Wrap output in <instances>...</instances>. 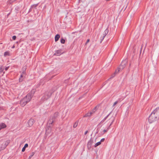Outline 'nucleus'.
Returning <instances> with one entry per match:
<instances>
[{
  "label": "nucleus",
  "instance_id": "1",
  "mask_svg": "<svg viewBox=\"0 0 159 159\" xmlns=\"http://www.w3.org/2000/svg\"><path fill=\"white\" fill-rule=\"evenodd\" d=\"M159 118V107L155 109L149 117L148 121L150 123H152L157 121Z\"/></svg>",
  "mask_w": 159,
  "mask_h": 159
},
{
  "label": "nucleus",
  "instance_id": "2",
  "mask_svg": "<svg viewBox=\"0 0 159 159\" xmlns=\"http://www.w3.org/2000/svg\"><path fill=\"white\" fill-rule=\"evenodd\" d=\"M35 92L34 90L31 91L27 95L23 98L20 101V105L22 107L24 106L29 102L31 99L32 97L34 95Z\"/></svg>",
  "mask_w": 159,
  "mask_h": 159
},
{
  "label": "nucleus",
  "instance_id": "3",
  "mask_svg": "<svg viewBox=\"0 0 159 159\" xmlns=\"http://www.w3.org/2000/svg\"><path fill=\"white\" fill-rule=\"evenodd\" d=\"M34 122V120L33 119H30L27 122L28 126L31 127L33 125Z\"/></svg>",
  "mask_w": 159,
  "mask_h": 159
},
{
  "label": "nucleus",
  "instance_id": "4",
  "mask_svg": "<svg viewBox=\"0 0 159 159\" xmlns=\"http://www.w3.org/2000/svg\"><path fill=\"white\" fill-rule=\"evenodd\" d=\"M62 51L61 50H58L55 52L54 54L56 55L59 56L62 53Z\"/></svg>",
  "mask_w": 159,
  "mask_h": 159
},
{
  "label": "nucleus",
  "instance_id": "5",
  "mask_svg": "<svg viewBox=\"0 0 159 159\" xmlns=\"http://www.w3.org/2000/svg\"><path fill=\"white\" fill-rule=\"evenodd\" d=\"M6 125L3 123H2L0 124V130L1 129L5 128L6 127Z\"/></svg>",
  "mask_w": 159,
  "mask_h": 159
},
{
  "label": "nucleus",
  "instance_id": "6",
  "mask_svg": "<svg viewBox=\"0 0 159 159\" xmlns=\"http://www.w3.org/2000/svg\"><path fill=\"white\" fill-rule=\"evenodd\" d=\"M92 144V140H90L89 141L87 144V147L89 148H91V146Z\"/></svg>",
  "mask_w": 159,
  "mask_h": 159
},
{
  "label": "nucleus",
  "instance_id": "7",
  "mask_svg": "<svg viewBox=\"0 0 159 159\" xmlns=\"http://www.w3.org/2000/svg\"><path fill=\"white\" fill-rule=\"evenodd\" d=\"M10 55V52L9 51L5 52L4 54V56L5 57L7 56H9Z\"/></svg>",
  "mask_w": 159,
  "mask_h": 159
},
{
  "label": "nucleus",
  "instance_id": "8",
  "mask_svg": "<svg viewBox=\"0 0 159 159\" xmlns=\"http://www.w3.org/2000/svg\"><path fill=\"white\" fill-rule=\"evenodd\" d=\"M60 37V36L59 34H57L55 36V42L57 41L58 40Z\"/></svg>",
  "mask_w": 159,
  "mask_h": 159
},
{
  "label": "nucleus",
  "instance_id": "9",
  "mask_svg": "<svg viewBox=\"0 0 159 159\" xmlns=\"http://www.w3.org/2000/svg\"><path fill=\"white\" fill-rule=\"evenodd\" d=\"M28 145L27 143L25 144V145L24 147L22 148V152H24L26 148L28 147Z\"/></svg>",
  "mask_w": 159,
  "mask_h": 159
},
{
  "label": "nucleus",
  "instance_id": "10",
  "mask_svg": "<svg viewBox=\"0 0 159 159\" xmlns=\"http://www.w3.org/2000/svg\"><path fill=\"white\" fill-rule=\"evenodd\" d=\"M109 129L108 128H107L106 129H105L103 130L101 132L102 134H104L105 133H106L107 132L108 130Z\"/></svg>",
  "mask_w": 159,
  "mask_h": 159
},
{
  "label": "nucleus",
  "instance_id": "11",
  "mask_svg": "<svg viewBox=\"0 0 159 159\" xmlns=\"http://www.w3.org/2000/svg\"><path fill=\"white\" fill-rule=\"evenodd\" d=\"M101 144V142H98L97 143H95V144L94 145V147H96L97 146H98V145H100Z\"/></svg>",
  "mask_w": 159,
  "mask_h": 159
},
{
  "label": "nucleus",
  "instance_id": "12",
  "mask_svg": "<svg viewBox=\"0 0 159 159\" xmlns=\"http://www.w3.org/2000/svg\"><path fill=\"white\" fill-rule=\"evenodd\" d=\"M109 115H108L103 120H102V121H101V122L100 123V124H102V123L106 120L107 118V117Z\"/></svg>",
  "mask_w": 159,
  "mask_h": 159
},
{
  "label": "nucleus",
  "instance_id": "13",
  "mask_svg": "<svg viewBox=\"0 0 159 159\" xmlns=\"http://www.w3.org/2000/svg\"><path fill=\"white\" fill-rule=\"evenodd\" d=\"M16 0H8L7 2L9 4H11Z\"/></svg>",
  "mask_w": 159,
  "mask_h": 159
},
{
  "label": "nucleus",
  "instance_id": "14",
  "mask_svg": "<svg viewBox=\"0 0 159 159\" xmlns=\"http://www.w3.org/2000/svg\"><path fill=\"white\" fill-rule=\"evenodd\" d=\"M34 152H32L30 156L28 158V159H30L31 158L34 156Z\"/></svg>",
  "mask_w": 159,
  "mask_h": 159
},
{
  "label": "nucleus",
  "instance_id": "15",
  "mask_svg": "<svg viewBox=\"0 0 159 159\" xmlns=\"http://www.w3.org/2000/svg\"><path fill=\"white\" fill-rule=\"evenodd\" d=\"M61 43L64 44L65 43V40L63 39H61Z\"/></svg>",
  "mask_w": 159,
  "mask_h": 159
},
{
  "label": "nucleus",
  "instance_id": "16",
  "mask_svg": "<svg viewBox=\"0 0 159 159\" xmlns=\"http://www.w3.org/2000/svg\"><path fill=\"white\" fill-rule=\"evenodd\" d=\"M4 70V67L2 66H1L0 69V73H1L3 72Z\"/></svg>",
  "mask_w": 159,
  "mask_h": 159
},
{
  "label": "nucleus",
  "instance_id": "17",
  "mask_svg": "<svg viewBox=\"0 0 159 159\" xmlns=\"http://www.w3.org/2000/svg\"><path fill=\"white\" fill-rule=\"evenodd\" d=\"M91 114H92L91 112H90L89 113H88L85 116L86 117V116H90L91 115Z\"/></svg>",
  "mask_w": 159,
  "mask_h": 159
},
{
  "label": "nucleus",
  "instance_id": "18",
  "mask_svg": "<svg viewBox=\"0 0 159 159\" xmlns=\"http://www.w3.org/2000/svg\"><path fill=\"white\" fill-rule=\"evenodd\" d=\"M121 66H120V68H118L117 69V70H116L115 71V72L116 73H118L120 71V70L121 69Z\"/></svg>",
  "mask_w": 159,
  "mask_h": 159
},
{
  "label": "nucleus",
  "instance_id": "19",
  "mask_svg": "<svg viewBox=\"0 0 159 159\" xmlns=\"http://www.w3.org/2000/svg\"><path fill=\"white\" fill-rule=\"evenodd\" d=\"M77 124L76 123H75L73 125V127L75 128L77 127Z\"/></svg>",
  "mask_w": 159,
  "mask_h": 159
},
{
  "label": "nucleus",
  "instance_id": "20",
  "mask_svg": "<svg viewBox=\"0 0 159 159\" xmlns=\"http://www.w3.org/2000/svg\"><path fill=\"white\" fill-rule=\"evenodd\" d=\"M12 38L13 40H15L16 39V37L15 36H13L12 37Z\"/></svg>",
  "mask_w": 159,
  "mask_h": 159
},
{
  "label": "nucleus",
  "instance_id": "21",
  "mask_svg": "<svg viewBox=\"0 0 159 159\" xmlns=\"http://www.w3.org/2000/svg\"><path fill=\"white\" fill-rule=\"evenodd\" d=\"M19 80L20 82H22L23 80L22 78L20 77L19 79Z\"/></svg>",
  "mask_w": 159,
  "mask_h": 159
},
{
  "label": "nucleus",
  "instance_id": "22",
  "mask_svg": "<svg viewBox=\"0 0 159 159\" xmlns=\"http://www.w3.org/2000/svg\"><path fill=\"white\" fill-rule=\"evenodd\" d=\"M105 140V139L104 138L102 139L101 140L100 142H101V143L102 142H103Z\"/></svg>",
  "mask_w": 159,
  "mask_h": 159
},
{
  "label": "nucleus",
  "instance_id": "23",
  "mask_svg": "<svg viewBox=\"0 0 159 159\" xmlns=\"http://www.w3.org/2000/svg\"><path fill=\"white\" fill-rule=\"evenodd\" d=\"M117 101H116L114 103V104L113 105V106H115L116 105L117 103Z\"/></svg>",
  "mask_w": 159,
  "mask_h": 159
},
{
  "label": "nucleus",
  "instance_id": "24",
  "mask_svg": "<svg viewBox=\"0 0 159 159\" xmlns=\"http://www.w3.org/2000/svg\"><path fill=\"white\" fill-rule=\"evenodd\" d=\"M9 68V66H8V67H6L5 68V70H7Z\"/></svg>",
  "mask_w": 159,
  "mask_h": 159
},
{
  "label": "nucleus",
  "instance_id": "25",
  "mask_svg": "<svg viewBox=\"0 0 159 159\" xmlns=\"http://www.w3.org/2000/svg\"><path fill=\"white\" fill-rule=\"evenodd\" d=\"M89 39H88L87 41L86 44L87 43H88L89 42Z\"/></svg>",
  "mask_w": 159,
  "mask_h": 159
},
{
  "label": "nucleus",
  "instance_id": "26",
  "mask_svg": "<svg viewBox=\"0 0 159 159\" xmlns=\"http://www.w3.org/2000/svg\"><path fill=\"white\" fill-rule=\"evenodd\" d=\"M87 133H88V131H86L84 133V134L85 135H86L87 134Z\"/></svg>",
  "mask_w": 159,
  "mask_h": 159
},
{
  "label": "nucleus",
  "instance_id": "27",
  "mask_svg": "<svg viewBox=\"0 0 159 159\" xmlns=\"http://www.w3.org/2000/svg\"><path fill=\"white\" fill-rule=\"evenodd\" d=\"M22 77H23V75H21L20 76V78H22Z\"/></svg>",
  "mask_w": 159,
  "mask_h": 159
},
{
  "label": "nucleus",
  "instance_id": "28",
  "mask_svg": "<svg viewBox=\"0 0 159 159\" xmlns=\"http://www.w3.org/2000/svg\"><path fill=\"white\" fill-rule=\"evenodd\" d=\"M105 0L107 1H110V0Z\"/></svg>",
  "mask_w": 159,
  "mask_h": 159
},
{
  "label": "nucleus",
  "instance_id": "29",
  "mask_svg": "<svg viewBox=\"0 0 159 159\" xmlns=\"http://www.w3.org/2000/svg\"><path fill=\"white\" fill-rule=\"evenodd\" d=\"M112 122L111 123V124H110V125H111L112 124Z\"/></svg>",
  "mask_w": 159,
  "mask_h": 159
},
{
  "label": "nucleus",
  "instance_id": "30",
  "mask_svg": "<svg viewBox=\"0 0 159 159\" xmlns=\"http://www.w3.org/2000/svg\"><path fill=\"white\" fill-rule=\"evenodd\" d=\"M14 48V46H13V47H12V48Z\"/></svg>",
  "mask_w": 159,
  "mask_h": 159
}]
</instances>
